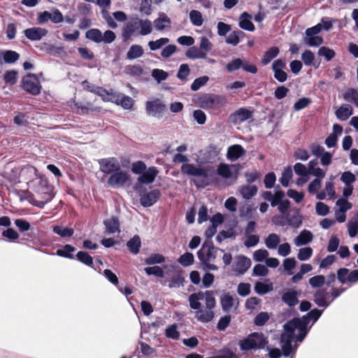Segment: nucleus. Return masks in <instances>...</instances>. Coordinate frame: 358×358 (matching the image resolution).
<instances>
[{
  "label": "nucleus",
  "mask_w": 358,
  "mask_h": 358,
  "mask_svg": "<svg viewBox=\"0 0 358 358\" xmlns=\"http://www.w3.org/2000/svg\"><path fill=\"white\" fill-rule=\"evenodd\" d=\"M322 310L314 308L301 317H296L284 325L285 332L281 335V350L275 348L269 350L271 358H278L281 351L285 357H289L294 353L298 343H301L313 324L320 318Z\"/></svg>",
  "instance_id": "1"
},
{
  "label": "nucleus",
  "mask_w": 358,
  "mask_h": 358,
  "mask_svg": "<svg viewBox=\"0 0 358 358\" xmlns=\"http://www.w3.org/2000/svg\"><path fill=\"white\" fill-rule=\"evenodd\" d=\"M26 171L27 173L35 176L34 178L29 182V187H34L36 192L41 195V198L43 199L42 201L32 199L31 203L40 208H43L53 197L51 194V187L48 185L47 180L38 173L35 167L32 166H27Z\"/></svg>",
  "instance_id": "2"
},
{
  "label": "nucleus",
  "mask_w": 358,
  "mask_h": 358,
  "mask_svg": "<svg viewBox=\"0 0 358 358\" xmlns=\"http://www.w3.org/2000/svg\"><path fill=\"white\" fill-rule=\"evenodd\" d=\"M152 31V22L148 19L143 20L138 17H131L122 30L125 38L139 35L147 36Z\"/></svg>",
  "instance_id": "3"
},
{
  "label": "nucleus",
  "mask_w": 358,
  "mask_h": 358,
  "mask_svg": "<svg viewBox=\"0 0 358 358\" xmlns=\"http://www.w3.org/2000/svg\"><path fill=\"white\" fill-rule=\"evenodd\" d=\"M183 174L201 178L202 186L210 184V181L215 176L216 172L212 166H196L193 164H183L181 166Z\"/></svg>",
  "instance_id": "4"
},
{
  "label": "nucleus",
  "mask_w": 358,
  "mask_h": 358,
  "mask_svg": "<svg viewBox=\"0 0 358 358\" xmlns=\"http://www.w3.org/2000/svg\"><path fill=\"white\" fill-rule=\"evenodd\" d=\"M206 308H200L195 313L196 319L202 323H207L213 320L215 317L213 308L215 307L216 301L213 291H206Z\"/></svg>",
  "instance_id": "5"
},
{
  "label": "nucleus",
  "mask_w": 358,
  "mask_h": 358,
  "mask_svg": "<svg viewBox=\"0 0 358 358\" xmlns=\"http://www.w3.org/2000/svg\"><path fill=\"white\" fill-rule=\"evenodd\" d=\"M268 341L262 333L255 332L240 341V348L246 351L253 349H264Z\"/></svg>",
  "instance_id": "6"
},
{
  "label": "nucleus",
  "mask_w": 358,
  "mask_h": 358,
  "mask_svg": "<svg viewBox=\"0 0 358 358\" xmlns=\"http://www.w3.org/2000/svg\"><path fill=\"white\" fill-rule=\"evenodd\" d=\"M224 250L215 248L211 241H205L201 248L197 252L199 259L201 262H215L217 257L221 256Z\"/></svg>",
  "instance_id": "7"
},
{
  "label": "nucleus",
  "mask_w": 358,
  "mask_h": 358,
  "mask_svg": "<svg viewBox=\"0 0 358 358\" xmlns=\"http://www.w3.org/2000/svg\"><path fill=\"white\" fill-rule=\"evenodd\" d=\"M225 103V97L217 94H205L199 99L200 107L206 110H216Z\"/></svg>",
  "instance_id": "8"
},
{
  "label": "nucleus",
  "mask_w": 358,
  "mask_h": 358,
  "mask_svg": "<svg viewBox=\"0 0 358 358\" xmlns=\"http://www.w3.org/2000/svg\"><path fill=\"white\" fill-rule=\"evenodd\" d=\"M22 87L32 95L39 94L41 90V85L38 77L35 74L31 73H29L23 77Z\"/></svg>",
  "instance_id": "9"
},
{
  "label": "nucleus",
  "mask_w": 358,
  "mask_h": 358,
  "mask_svg": "<svg viewBox=\"0 0 358 358\" xmlns=\"http://www.w3.org/2000/svg\"><path fill=\"white\" fill-rule=\"evenodd\" d=\"M222 309L225 313L236 311L239 306V299L235 294L226 293L221 296Z\"/></svg>",
  "instance_id": "10"
},
{
  "label": "nucleus",
  "mask_w": 358,
  "mask_h": 358,
  "mask_svg": "<svg viewBox=\"0 0 358 358\" xmlns=\"http://www.w3.org/2000/svg\"><path fill=\"white\" fill-rule=\"evenodd\" d=\"M129 180V176L126 171H120L114 172L108 179V185L113 188L123 187Z\"/></svg>",
  "instance_id": "11"
},
{
  "label": "nucleus",
  "mask_w": 358,
  "mask_h": 358,
  "mask_svg": "<svg viewBox=\"0 0 358 358\" xmlns=\"http://www.w3.org/2000/svg\"><path fill=\"white\" fill-rule=\"evenodd\" d=\"M100 171L104 173H113L120 169V164L117 159L109 157L99 160Z\"/></svg>",
  "instance_id": "12"
},
{
  "label": "nucleus",
  "mask_w": 358,
  "mask_h": 358,
  "mask_svg": "<svg viewBox=\"0 0 358 358\" xmlns=\"http://www.w3.org/2000/svg\"><path fill=\"white\" fill-rule=\"evenodd\" d=\"M145 110L148 115L154 117H160L166 110V106L160 99L147 101Z\"/></svg>",
  "instance_id": "13"
},
{
  "label": "nucleus",
  "mask_w": 358,
  "mask_h": 358,
  "mask_svg": "<svg viewBox=\"0 0 358 358\" xmlns=\"http://www.w3.org/2000/svg\"><path fill=\"white\" fill-rule=\"evenodd\" d=\"M330 298V294L327 289H319L313 295V301L316 305L322 308H327L333 299L329 300Z\"/></svg>",
  "instance_id": "14"
},
{
  "label": "nucleus",
  "mask_w": 358,
  "mask_h": 358,
  "mask_svg": "<svg viewBox=\"0 0 358 358\" xmlns=\"http://www.w3.org/2000/svg\"><path fill=\"white\" fill-rule=\"evenodd\" d=\"M160 194V191L159 189H153L146 192L141 196V204L144 207H150L157 201L159 199Z\"/></svg>",
  "instance_id": "15"
},
{
  "label": "nucleus",
  "mask_w": 358,
  "mask_h": 358,
  "mask_svg": "<svg viewBox=\"0 0 358 358\" xmlns=\"http://www.w3.org/2000/svg\"><path fill=\"white\" fill-rule=\"evenodd\" d=\"M159 173V171L155 166L148 168L139 177L137 180L139 183L149 185L153 182Z\"/></svg>",
  "instance_id": "16"
},
{
  "label": "nucleus",
  "mask_w": 358,
  "mask_h": 358,
  "mask_svg": "<svg viewBox=\"0 0 358 358\" xmlns=\"http://www.w3.org/2000/svg\"><path fill=\"white\" fill-rule=\"evenodd\" d=\"M252 113L249 110L242 108L232 113L229 117V120L234 124H240L250 119Z\"/></svg>",
  "instance_id": "17"
},
{
  "label": "nucleus",
  "mask_w": 358,
  "mask_h": 358,
  "mask_svg": "<svg viewBox=\"0 0 358 358\" xmlns=\"http://www.w3.org/2000/svg\"><path fill=\"white\" fill-rule=\"evenodd\" d=\"M110 101L121 105L124 109H130L134 105V100L131 97L125 96L124 94L119 92H115L113 98H110Z\"/></svg>",
  "instance_id": "18"
},
{
  "label": "nucleus",
  "mask_w": 358,
  "mask_h": 358,
  "mask_svg": "<svg viewBox=\"0 0 358 358\" xmlns=\"http://www.w3.org/2000/svg\"><path fill=\"white\" fill-rule=\"evenodd\" d=\"M299 291L293 289H288L282 294L281 299L286 305L292 308L299 303Z\"/></svg>",
  "instance_id": "19"
},
{
  "label": "nucleus",
  "mask_w": 358,
  "mask_h": 358,
  "mask_svg": "<svg viewBox=\"0 0 358 358\" xmlns=\"http://www.w3.org/2000/svg\"><path fill=\"white\" fill-rule=\"evenodd\" d=\"M251 266V261L245 256H238L234 265V272L236 275L244 274Z\"/></svg>",
  "instance_id": "20"
},
{
  "label": "nucleus",
  "mask_w": 358,
  "mask_h": 358,
  "mask_svg": "<svg viewBox=\"0 0 358 358\" xmlns=\"http://www.w3.org/2000/svg\"><path fill=\"white\" fill-rule=\"evenodd\" d=\"M24 34L31 41H39L48 34V31L41 27H32L24 30Z\"/></svg>",
  "instance_id": "21"
},
{
  "label": "nucleus",
  "mask_w": 358,
  "mask_h": 358,
  "mask_svg": "<svg viewBox=\"0 0 358 358\" xmlns=\"http://www.w3.org/2000/svg\"><path fill=\"white\" fill-rule=\"evenodd\" d=\"M171 25V19L164 13H159V17L153 22L154 27L159 31L169 29Z\"/></svg>",
  "instance_id": "22"
},
{
  "label": "nucleus",
  "mask_w": 358,
  "mask_h": 358,
  "mask_svg": "<svg viewBox=\"0 0 358 358\" xmlns=\"http://www.w3.org/2000/svg\"><path fill=\"white\" fill-rule=\"evenodd\" d=\"M206 291L205 292H199L193 293L189 296L188 301L189 303V307L195 310H199L201 308V301L203 299L206 301Z\"/></svg>",
  "instance_id": "23"
},
{
  "label": "nucleus",
  "mask_w": 358,
  "mask_h": 358,
  "mask_svg": "<svg viewBox=\"0 0 358 358\" xmlns=\"http://www.w3.org/2000/svg\"><path fill=\"white\" fill-rule=\"evenodd\" d=\"M245 152V150L241 145H233L228 148L227 157L231 162H235L243 156Z\"/></svg>",
  "instance_id": "24"
},
{
  "label": "nucleus",
  "mask_w": 358,
  "mask_h": 358,
  "mask_svg": "<svg viewBox=\"0 0 358 358\" xmlns=\"http://www.w3.org/2000/svg\"><path fill=\"white\" fill-rule=\"evenodd\" d=\"M254 289L257 294L262 296L273 291V284L269 279H266L264 282H257Z\"/></svg>",
  "instance_id": "25"
},
{
  "label": "nucleus",
  "mask_w": 358,
  "mask_h": 358,
  "mask_svg": "<svg viewBox=\"0 0 358 358\" xmlns=\"http://www.w3.org/2000/svg\"><path fill=\"white\" fill-rule=\"evenodd\" d=\"M103 224L106 228L105 233L106 234H113L116 232H120V222L116 217L108 218L103 221Z\"/></svg>",
  "instance_id": "26"
},
{
  "label": "nucleus",
  "mask_w": 358,
  "mask_h": 358,
  "mask_svg": "<svg viewBox=\"0 0 358 358\" xmlns=\"http://www.w3.org/2000/svg\"><path fill=\"white\" fill-rule=\"evenodd\" d=\"M313 235L311 231L303 229L294 239V243L296 246L299 247L307 245L313 241Z\"/></svg>",
  "instance_id": "27"
},
{
  "label": "nucleus",
  "mask_w": 358,
  "mask_h": 358,
  "mask_svg": "<svg viewBox=\"0 0 358 358\" xmlns=\"http://www.w3.org/2000/svg\"><path fill=\"white\" fill-rule=\"evenodd\" d=\"M252 15L246 12L243 13L239 18V27L246 31H253L255 30V25L251 22Z\"/></svg>",
  "instance_id": "28"
},
{
  "label": "nucleus",
  "mask_w": 358,
  "mask_h": 358,
  "mask_svg": "<svg viewBox=\"0 0 358 358\" xmlns=\"http://www.w3.org/2000/svg\"><path fill=\"white\" fill-rule=\"evenodd\" d=\"M185 56L190 59H205L206 54L196 46L190 47L185 52Z\"/></svg>",
  "instance_id": "29"
},
{
  "label": "nucleus",
  "mask_w": 358,
  "mask_h": 358,
  "mask_svg": "<svg viewBox=\"0 0 358 358\" xmlns=\"http://www.w3.org/2000/svg\"><path fill=\"white\" fill-rule=\"evenodd\" d=\"M352 115V108L348 104L342 105L336 111V117L342 120L345 121L348 120Z\"/></svg>",
  "instance_id": "30"
},
{
  "label": "nucleus",
  "mask_w": 358,
  "mask_h": 358,
  "mask_svg": "<svg viewBox=\"0 0 358 358\" xmlns=\"http://www.w3.org/2000/svg\"><path fill=\"white\" fill-rule=\"evenodd\" d=\"M280 243V236L275 233L270 234L264 241L266 247L269 250L276 249Z\"/></svg>",
  "instance_id": "31"
},
{
  "label": "nucleus",
  "mask_w": 358,
  "mask_h": 358,
  "mask_svg": "<svg viewBox=\"0 0 358 358\" xmlns=\"http://www.w3.org/2000/svg\"><path fill=\"white\" fill-rule=\"evenodd\" d=\"M52 231L55 234L59 235L61 238H69L71 237L74 234V230L72 228L55 225L52 228Z\"/></svg>",
  "instance_id": "32"
},
{
  "label": "nucleus",
  "mask_w": 358,
  "mask_h": 358,
  "mask_svg": "<svg viewBox=\"0 0 358 358\" xmlns=\"http://www.w3.org/2000/svg\"><path fill=\"white\" fill-rule=\"evenodd\" d=\"M239 192L245 199H250L256 195L257 187L255 185H245L240 188Z\"/></svg>",
  "instance_id": "33"
},
{
  "label": "nucleus",
  "mask_w": 358,
  "mask_h": 358,
  "mask_svg": "<svg viewBox=\"0 0 358 358\" xmlns=\"http://www.w3.org/2000/svg\"><path fill=\"white\" fill-rule=\"evenodd\" d=\"M91 92H94V94L102 97L103 100L106 101H110V98H113L115 92L113 91L108 92L106 90L100 87H93L92 90H90Z\"/></svg>",
  "instance_id": "34"
},
{
  "label": "nucleus",
  "mask_w": 358,
  "mask_h": 358,
  "mask_svg": "<svg viewBox=\"0 0 358 358\" xmlns=\"http://www.w3.org/2000/svg\"><path fill=\"white\" fill-rule=\"evenodd\" d=\"M143 55V49L139 45H132L127 53V58L129 59H134L141 57Z\"/></svg>",
  "instance_id": "35"
},
{
  "label": "nucleus",
  "mask_w": 358,
  "mask_h": 358,
  "mask_svg": "<svg viewBox=\"0 0 358 358\" xmlns=\"http://www.w3.org/2000/svg\"><path fill=\"white\" fill-rule=\"evenodd\" d=\"M344 99L354 103L358 108V92L352 88L348 89L343 94Z\"/></svg>",
  "instance_id": "36"
},
{
  "label": "nucleus",
  "mask_w": 358,
  "mask_h": 358,
  "mask_svg": "<svg viewBox=\"0 0 358 358\" xmlns=\"http://www.w3.org/2000/svg\"><path fill=\"white\" fill-rule=\"evenodd\" d=\"M279 54V49L277 47H272L268 49L264 54L262 59V63L264 65L268 64L274 58H275Z\"/></svg>",
  "instance_id": "37"
},
{
  "label": "nucleus",
  "mask_w": 358,
  "mask_h": 358,
  "mask_svg": "<svg viewBox=\"0 0 358 358\" xmlns=\"http://www.w3.org/2000/svg\"><path fill=\"white\" fill-rule=\"evenodd\" d=\"M75 251H76V248L73 246L67 244V245H65L63 248L58 249L56 251V255L59 257H65V258L73 259L74 258L73 255L71 253Z\"/></svg>",
  "instance_id": "38"
},
{
  "label": "nucleus",
  "mask_w": 358,
  "mask_h": 358,
  "mask_svg": "<svg viewBox=\"0 0 358 358\" xmlns=\"http://www.w3.org/2000/svg\"><path fill=\"white\" fill-rule=\"evenodd\" d=\"M302 216L298 211L295 212L289 217L287 216V224L294 228H299L302 224Z\"/></svg>",
  "instance_id": "39"
},
{
  "label": "nucleus",
  "mask_w": 358,
  "mask_h": 358,
  "mask_svg": "<svg viewBox=\"0 0 358 358\" xmlns=\"http://www.w3.org/2000/svg\"><path fill=\"white\" fill-rule=\"evenodd\" d=\"M130 251L134 254H137L141 245V238L138 236H134L127 243Z\"/></svg>",
  "instance_id": "40"
},
{
  "label": "nucleus",
  "mask_w": 358,
  "mask_h": 358,
  "mask_svg": "<svg viewBox=\"0 0 358 358\" xmlns=\"http://www.w3.org/2000/svg\"><path fill=\"white\" fill-rule=\"evenodd\" d=\"M348 230L349 236L351 238L355 237L358 233V214L355 215L354 217L348 222Z\"/></svg>",
  "instance_id": "41"
},
{
  "label": "nucleus",
  "mask_w": 358,
  "mask_h": 358,
  "mask_svg": "<svg viewBox=\"0 0 358 358\" xmlns=\"http://www.w3.org/2000/svg\"><path fill=\"white\" fill-rule=\"evenodd\" d=\"M101 31L98 29H91L85 34V37L95 43H101Z\"/></svg>",
  "instance_id": "42"
},
{
  "label": "nucleus",
  "mask_w": 358,
  "mask_h": 358,
  "mask_svg": "<svg viewBox=\"0 0 358 358\" xmlns=\"http://www.w3.org/2000/svg\"><path fill=\"white\" fill-rule=\"evenodd\" d=\"M165 336L168 338L178 340L180 338V332L178 331V325L173 324L169 326L165 331Z\"/></svg>",
  "instance_id": "43"
},
{
  "label": "nucleus",
  "mask_w": 358,
  "mask_h": 358,
  "mask_svg": "<svg viewBox=\"0 0 358 358\" xmlns=\"http://www.w3.org/2000/svg\"><path fill=\"white\" fill-rule=\"evenodd\" d=\"M169 42L168 38H160L156 41H151L148 42V46L150 50L155 51L162 48L164 45Z\"/></svg>",
  "instance_id": "44"
},
{
  "label": "nucleus",
  "mask_w": 358,
  "mask_h": 358,
  "mask_svg": "<svg viewBox=\"0 0 358 358\" xmlns=\"http://www.w3.org/2000/svg\"><path fill=\"white\" fill-rule=\"evenodd\" d=\"M304 43L310 47H318L323 43V38L319 36H306Z\"/></svg>",
  "instance_id": "45"
},
{
  "label": "nucleus",
  "mask_w": 358,
  "mask_h": 358,
  "mask_svg": "<svg viewBox=\"0 0 358 358\" xmlns=\"http://www.w3.org/2000/svg\"><path fill=\"white\" fill-rule=\"evenodd\" d=\"M217 173L224 179H229L232 176L231 170L227 164H220L217 167Z\"/></svg>",
  "instance_id": "46"
},
{
  "label": "nucleus",
  "mask_w": 358,
  "mask_h": 358,
  "mask_svg": "<svg viewBox=\"0 0 358 358\" xmlns=\"http://www.w3.org/2000/svg\"><path fill=\"white\" fill-rule=\"evenodd\" d=\"M293 177L292 169L290 167L286 168L282 173V176L280 178V182L283 187H288L289 185V181Z\"/></svg>",
  "instance_id": "47"
},
{
  "label": "nucleus",
  "mask_w": 358,
  "mask_h": 358,
  "mask_svg": "<svg viewBox=\"0 0 358 358\" xmlns=\"http://www.w3.org/2000/svg\"><path fill=\"white\" fill-rule=\"evenodd\" d=\"M189 20L196 27H200L203 24V17L201 13L196 10H192L189 13Z\"/></svg>",
  "instance_id": "48"
},
{
  "label": "nucleus",
  "mask_w": 358,
  "mask_h": 358,
  "mask_svg": "<svg viewBox=\"0 0 358 358\" xmlns=\"http://www.w3.org/2000/svg\"><path fill=\"white\" fill-rule=\"evenodd\" d=\"M165 262V257L160 254H152L150 257L145 259V263L147 265H154L157 264H162Z\"/></svg>",
  "instance_id": "49"
},
{
  "label": "nucleus",
  "mask_w": 358,
  "mask_h": 358,
  "mask_svg": "<svg viewBox=\"0 0 358 358\" xmlns=\"http://www.w3.org/2000/svg\"><path fill=\"white\" fill-rule=\"evenodd\" d=\"M313 249L310 247L302 248L299 250L297 258L300 261L308 260L313 255Z\"/></svg>",
  "instance_id": "50"
},
{
  "label": "nucleus",
  "mask_w": 358,
  "mask_h": 358,
  "mask_svg": "<svg viewBox=\"0 0 358 358\" xmlns=\"http://www.w3.org/2000/svg\"><path fill=\"white\" fill-rule=\"evenodd\" d=\"M178 262L183 266H189L194 263V257L193 254L190 252H185L180 257Z\"/></svg>",
  "instance_id": "51"
},
{
  "label": "nucleus",
  "mask_w": 358,
  "mask_h": 358,
  "mask_svg": "<svg viewBox=\"0 0 358 358\" xmlns=\"http://www.w3.org/2000/svg\"><path fill=\"white\" fill-rule=\"evenodd\" d=\"M243 34V32L241 31H234L227 36L226 43L232 45H236L240 41V36Z\"/></svg>",
  "instance_id": "52"
},
{
  "label": "nucleus",
  "mask_w": 358,
  "mask_h": 358,
  "mask_svg": "<svg viewBox=\"0 0 358 358\" xmlns=\"http://www.w3.org/2000/svg\"><path fill=\"white\" fill-rule=\"evenodd\" d=\"M144 271L148 275H153L158 278L164 277V271L158 266L146 267L144 268Z\"/></svg>",
  "instance_id": "53"
},
{
  "label": "nucleus",
  "mask_w": 358,
  "mask_h": 358,
  "mask_svg": "<svg viewBox=\"0 0 358 358\" xmlns=\"http://www.w3.org/2000/svg\"><path fill=\"white\" fill-rule=\"evenodd\" d=\"M151 75L158 83L165 80L169 76L168 73L159 69H153L152 71Z\"/></svg>",
  "instance_id": "54"
},
{
  "label": "nucleus",
  "mask_w": 358,
  "mask_h": 358,
  "mask_svg": "<svg viewBox=\"0 0 358 358\" xmlns=\"http://www.w3.org/2000/svg\"><path fill=\"white\" fill-rule=\"evenodd\" d=\"M208 80L209 78L206 76L196 78L191 85V90L193 91L199 90L202 86L205 85Z\"/></svg>",
  "instance_id": "55"
},
{
  "label": "nucleus",
  "mask_w": 358,
  "mask_h": 358,
  "mask_svg": "<svg viewBox=\"0 0 358 358\" xmlns=\"http://www.w3.org/2000/svg\"><path fill=\"white\" fill-rule=\"evenodd\" d=\"M78 261L87 266H92L93 264L92 257L86 252L80 251L76 255Z\"/></svg>",
  "instance_id": "56"
},
{
  "label": "nucleus",
  "mask_w": 358,
  "mask_h": 358,
  "mask_svg": "<svg viewBox=\"0 0 358 358\" xmlns=\"http://www.w3.org/2000/svg\"><path fill=\"white\" fill-rule=\"evenodd\" d=\"M309 284L313 288L320 287L325 284V277L322 275L313 276L309 279Z\"/></svg>",
  "instance_id": "57"
},
{
  "label": "nucleus",
  "mask_w": 358,
  "mask_h": 358,
  "mask_svg": "<svg viewBox=\"0 0 358 358\" xmlns=\"http://www.w3.org/2000/svg\"><path fill=\"white\" fill-rule=\"evenodd\" d=\"M284 269L287 272L288 275L292 274V269L295 268L296 265V261L293 257L286 258L283 260L282 263Z\"/></svg>",
  "instance_id": "58"
},
{
  "label": "nucleus",
  "mask_w": 358,
  "mask_h": 358,
  "mask_svg": "<svg viewBox=\"0 0 358 358\" xmlns=\"http://www.w3.org/2000/svg\"><path fill=\"white\" fill-rule=\"evenodd\" d=\"M146 169L147 166L142 161L134 162L131 165V171L135 174L141 176Z\"/></svg>",
  "instance_id": "59"
},
{
  "label": "nucleus",
  "mask_w": 358,
  "mask_h": 358,
  "mask_svg": "<svg viewBox=\"0 0 358 358\" xmlns=\"http://www.w3.org/2000/svg\"><path fill=\"white\" fill-rule=\"evenodd\" d=\"M318 55L324 57L327 61H330L335 56V52L333 50L323 46L318 50Z\"/></svg>",
  "instance_id": "60"
},
{
  "label": "nucleus",
  "mask_w": 358,
  "mask_h": 358,
  "mask_svg": "<svg viewBox=\"0 0 358 358\" xmlns=\"http://www.w3.org/2000/svg\"><path fill=\"white\" fill-rule=\"evenodd\" d=\"M189 73L190 70L189 66L187 64H182L180 66L177 77L181 80H186Z\"/></svg>",
  "instance_id": "61"
},
{
  "label": "nucleus",
  "mask_w": 358,
  "mask_h": 358,
  "mask_svg": "<svg viewBox=\"0 0 358 358\" xmlns=\"http://www.w3.org/2000/svg\"><path fill=\"white\" fill-rule=\"evenodd\" d=\"M269 253L265 249H259L254 252L253 258L256 262H261L266 261L268 257Z\"/></svg>",
  "instance_id": "62"
},
{
  "label": "nucleus",
  "mask_w": 358,
  "mask_h": 358,
  "mask_svg": "<svg viewBox=\"0 0 358 358\" xmlns=\"http://www.w3.org/2000/svg\"><path fill=\"white\" fill-rule=\"evenodd\" d=\"M294 171L295 173L299 176H304L309 175L308 168L300 162L296 163L294 164Z\"/></svg>",
  "instance_id": "63"
},
{
  "label": "nucleus",
  "mask_w": 358,
  "mask_h": 358,
  "mask_svg": "<svg viewBox=\"0 0 358 358\" xmlns=\"http://www.w3.org/2000/svg\"><path fill=\"white\" fill-rule=\"evenodd\" d=\"M199 48L207 55V52L212 50L213 44L206 36H201L200 38Z\"/></svg>",
  "instance_id": "64"
}]
</instances>
